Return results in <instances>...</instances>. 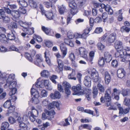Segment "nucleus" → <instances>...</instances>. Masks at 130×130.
Instances as JSON below:
<instances>
[{
	"instance_id": "obj_8",
	"label": "nucleus",
	"mask_w": 130,
	"mask_h": 130,
	"mask_svg": "<svg viewBox=\"0 0 130 130\" xmlns=\"http://www.w3.org/2000/svg\"><path fill=\"white\" fill-rule=\"evenodd\" d=\"M91 76L94 82H96L99 80V75L98 72L94 68L91 71Z\"/></svg>"
},
{
	"instance_id": "obj_11",
	"label": "nucleus",
	"mask_w": 130,
	"mask_h": 130,
	"mask_svg": "<svg viewBox=\"0 0 130 130\" xmlns=\"http://www.w3.org/2000/svg\"><path fill=\"white\" fill-rule=\"evenodd\" d=\"M116 35L115 33H113L109 35L107 39V42L111 43L114 42L116 40Z\"/></svg>"
},
{
	"instance_id": "obj_60",
	"label": "nucleus",
	"mask_w": 130,
	"mask_h": 130,
	"mask_svg": "<svg viewBox=\"0 0 130 130\" xmlns=\"http://www.w3.org/2000/svg\"><path fill=\"white\" fill-rule=\"evenodd\" d=\"M9 49L10 51H15L16 52H18L19 49L14 46H10Z\"/></svg>"
},
{
	"instance_id": "obj_44",
	"label": "nucleus",
	"mask_w": 130,
	"mask_h": 130,
	"mask_svg": "<svg viewBox=\"0 0 130 130\" xmlns=\"http://www.w3.org/2000/svg\"><path fill=\"white\" fill-rule=\"evenodd\" d=\"M48 94L47 92L45 90H42L40 93V96L41 97H45L47 96Z\"/></svg>"
},
{
	"instance_id": "obj_14",
	"label": "nucleus",
	"mask_w": 130,
	"mask_h": 130,
	"mask_svg": "<svg viewBox=\"0 0 130 130\" xmlns=\"http://www.w3.org/2000/svg\"><path fill=\"white\" fill-rule=\"evenodd\" d=\"M60 48L62 54V58H63L67 54L68 49L62 44L60 45Z\"/></svg>"
},
{
	"instance_id": "obj_52",
	"label": "nucleus",
	"mask_w": 130,
	"mask_h": 130,
	"mask_svg": "<svg viewBox=\"0 0 130 130\" xmlns=\"http://www.w3.org/2000/svg\"><path fill=\"white\" fill-rule=\"evenodd\" d=\"M74 34L72 32L69 31L67 33V37L68 38L70 39H72L74 38Z\"/></svg>"
},
{
	"instance_id": "obj_57",
	"label": "nucleus",
	"mask_w": 130,
	"mask_h": 130,
	"mask_svg": "<svg viewBox=\"0 0 130 130\" xmlns=\"http://www.w3.org/2000/svg\"><path fill=\"white\" fill-rule=\"evenodd\" d=\"M45 45L48 47H52L53 45L52 43L50 41H47L45 43Z\"/></svg>"
},
{
	"instance_id": "obj_32",
	"label": "nucleus",
	"mask_w": 130,
	"mask_h": 130,
	"mask_svg": "<svg viewBox=\"0 0 130 130\" xmlns=\"http://www.w3.org/2000/svg\"><path fill=\"white\" fill-rule=\"evenodd\" d=\"M76 75V74L75 71L72 70V73L68 75V78L70 79H73L74 80H76V78L74 77V76Z\"/></svg>"
},
{
	"instance_id": "obj_62",
	"label": "nucleus",
	"mask_w": 130,
	"mask_h": 130,
	"mask_svg": "<svg viewBox=\"0 0 130 130\" xmlns=\"http://www.w3.org/2000/svg\"><path fill=\"white\" fill-rule=\"evenodd\" d=\"M102 21V19L101 18L98 17L96 18L94 20V22L97 23H101Z\"/></svg>"
},
{
	"instance_id": "obj_17",
	"label": "nucleus",
	"mask_w": 130,
	"mask_h": 130,
	"mask_svg": "<svg viewBox=\"0 0 130 130\" xmlns=\"http://www.w3.org/2000/svg\"><path fill=\"white\" fill-rule=\"evenodd\" d=\"M91 79L90 77L88 76H86L84 81L85 85L87 87H90L91 86Z\"/></svg>"
},
{
	"instance_id": "obj_22",
	"label": "nucleus",
	"mask_w": 130,
	"mask_h": 130,
	"mask_svg": "<svg viewBox=\"0 0 130 130\" xmlns=\"http://www.w3.org/2000/svg\"><path fill=\"white\" fill-rule=\"evenodd\" d=\"M40 79L39 78L37 80V81L36 84L35 86L37 88H42L44 87L43 80L39 81Z\"/></svg>"
},
{
	"instance_id": "obj_13",
	"label": "nucleus",
	"mask_w": 130,
	"mask_h": 130,
	"mask_svg": "<svg viewBox=\"0 0 130 130\" xmlns=\"http://www.w3.org/2000/svg\"><path fill=\"white\" fill-rule=\"evenodd\" d=\"M15 78V75L13 74H10L8 76V78L7 80V83L5 85L4 87L5 88L7 87V85H10L12 80Z\"/></svg>"
},
{
	"instance_id": "obj_19",
	"label": "nucleus",
	"mask_w": 130,
	"mask_h": 130,
	"mask_svg": "<svg viewBox=\"0 0 130 130\" xmlns=\"http://www.w3.org/2000/svg\"><path fill=\"white\" fill-rule=\"evenodd\" d=\"M11 15L13 16L14 20L18 18L20 16V12L17 11L13 10L12 11Z\"/></svg>"
},
{
	"instance_id": "obj_46",
	"label": "nucleus",
	"mask_w": 130,
	"mask_h": 130,
	"mask_svg": "<svg viewBox=\"0 0 130 130\" xmlns=\"http://www.w3.org/2000/svg\"><path fill=\"white\" fill-rule=\"evenodd\" d=\"M120 93V91L117 89L116 88H115L113 89V92L112 94V96L113 97V95H115V94H118L119 95Z\"/></svg>"
},
{
	"instance_id": "obj_24",
	"label": "nucleus",
	"mask_w": 130,
	"mask_h": 130,
	"mask_svg": "<svg viewBox=\"0 0 130 130\" xmlns=\"http://www.w3.org/2000/svg\"><path fill=\"white\" fill-rule=\"evenodd\" d=\"M115 46L116 49L122 48V43L121 41L117 40L115 42Z\"/></svg>"
},
{
	"instance_id": "obj_16",
	"label": "nucleus",
	"mask_w": 130,
	"mask_h": 130,
	"mask_svg": "<svg viewBox=\"0 0 130 130\" xmlns=\"http://www.w3.org/2000/svg\"><path fill=\"white\" fill-rule=\"evenodd\" d=\"M51 99H59L61 97V94L60 93L57 91H55L54 93H51L50 95Z\"/></svg>"
},
{
	"instance_id": "obj_54",
	"label": "nucleus",
	"mask_w": 130,
	"mask_h": 130,
	"mask_svg": "<svg viewBox=\"0 0 130 130\" xmlns=\"http://www.w3.org/2000/svg\"><path fill=\"white\" fill-rule=\"evenodd\" d=\"M108 15L106 13H104L102 14V17L103 19V21L104 22H106L107 19Z\"/></svg>"
},
{
	"instance_id": "obj_43",
	"label": "nucleus",
	"mask_w": 130,
	"mask_h": 130,
	"mask_svg": "<svg viewBox=\"0 0 130 130\" xmlns=\"http://www.w3.org/2000/svg\"><path fill=\"white\" fill-rule=\"evenodd\" d=\"M70 12L71 14L73 15L76 14L78 12L77 7L71 8L70 10Z\"/></svg>"
},
{
	"instance_id": "obj_25",
	"label": "nucleus",
	"mask_w": 130,
	"mask_h": 130,
	"mask_svg": "<svg viewBox=\"0 0 130 130\" xmlns=\"http://www.w3.org/2000/svg\"><path fill=\"white\" fill-rule=\"evenodd\" d=\"M105 83L106 84H108L110 82V77L108 72H106L105 74Z\"/></svg>"
},
{
	"instance_id": "obj_40",
	"label": "nucleus",
	"mask_w": 130,
	"mask_h": 130,
	"mask_svg": "<svg viewBox=\"0 0 130 130\" xmlns=\"http://www.w3.org/2000/svg\"><path fill=\"white\" fill-rule=\"evenodd\" d=\"M11 105V103L10 100H8L4 104L3 106L5 108H8Z\"/></svg>"
},
{
	"instance_id": "obj_45",
	"label": "nucleus",
	"mask_w": 130,
	"mask_h": 130,
	"mask_svg": "<svg viewBox=\"0 0 130 130\" xmlns=\"http://www.w3.org/2000/svg\"><path fill=\"white\" fill-rule=\"evenodd\" d=\"M124 104L126 106H130V99L125 98L124 101Z\"/></svg>"
},
{
	"instance_id": "obj_31",
	"label": "nucleus",
	"mask_w": 130,
	"mask_h": 130,
	"mask_svg": "<svg viewBox=\"0 0 130 130\" xmlns=\"http://www.w3.org/2000/svg\"><path fill=\"white\" fill-rule=\"evenodd\" d=\"M7 38L6 35L4 34L0 35V40L2 43H6L7 42Z\"/></svg>"
},
{
	"instance_id": "obj_59",
	"label": "nucleus",
	"mask_w": 130,
	"mask_h": 130,
	"mask_svg": "<svg viewBox=\"0 0 130 130\" xmlns=\"http://www.w3.org/2000/svg\"><path fill=\"white\" fill-rule=\"evenodd\" d=\"M118 63L117 61L116 60H113L111 62V66L112 67H115L118 66Z\"/></svg>"
},
{
	"instance_id": "obj_34",
	"label": "nucleus",
	"mask_w": 130,
	"mask_h": 130,
	"mask_svg": "<svg viewBox=\"0 0 130 130\" xmlns=\"http://www.w3.org/2000/svg\"><path fill=\"white\" fill-rule=\"evenodd\" d=\"M57 62L58 64V67L60 70H62L63 64L62 61L59 59H58L57 60Z\"/></svg>"
},
{
	"instance_id": "obj_29",
	"label": "nucleus",
	"mask_w": 130,
	"mask_h": 130,
	"mask_svg": "<svg viewBox=\"0 0 130 130\" xmlns=\"http://www.w3.org/2000/svg\"><path fill=\"white\" fill-rule=\"evenodd\" d=\"M81 38H83L86 39L87 37L89 35L88 34V31L87 30H84L82 34H81Z\"/></svg>"
},
{
	"instance_id": "obj_6",
	"label": "nucleus",
	"mask_w": 130,
	"mask_h": 130,
	"mask_svg": "<svg viewBox=\"0 0 130 130\" xmlns=\"http://www.w3.org/2000/svg\"><path fill=\"white\" fill-rule=\"evenodd\" d=\"M17 83L16 81H14L11 83L10 85H7V87H9V88L11 89L9 93L10 96L15 94L16 93L17 89L15 88Z\"/></svg>"
},
{
	"instance_id": "obj_51",
	"label": "nucleus",
	"mask_w": 130,
	"mask_h": 130,
	"mask_svg": "<svg viewBox=\"0 0 130 130\" xmlns=\"http://www.w3.org/2000/svg\"><path fill=\"white\" fill-rule=\"evenodd\" d=\"M48 104V100L47 99L43 100L42 102V104L43 106H46Z\"/></svg>"
},
{
	"instance_id": "obj_63",
	"label": "nucleus",
	"mask_w": 130,
	"mask_h": 130,
	"mask_svg": "<svg viewBox=\"0 0 130 130\" xmlns=\"http://www.w3.org/2000/svg\"><path fill=\"white\" fill-rule=\"evenodd\" d=\"M44 4L45 6L47 8H49L50 7H52V4L51 3H50L48 2H45L44 3Z\"/></svg>"
},
{
	"instance_id": "obj_10",
	"label": "nucleus",
	"mask_w": 130,
	"mask_h": 130,
	"mask_svg": "<svg viewBox=\"0 0 130 130\" xmlns=\"http://www.w3.org/2000/svg\"><path fill=\"white\" fill-rule=\"evenodd\" d=\"M79 52L81 57L85 58H87L88 52L85 48L83 47H80L79 48Z\"/></svg>"
},
{
	"instance_id": "obj_39",
	"label": "nucleus",
	"mask_w": 130,
	"mask_h": 130,
	"mask_svg": "<svg viewBox=\"0 0 130 130\" xmlns=\"http://www.w3.org/2000/svg\"><path fill=\"white\" fill-rule=\"evenodd\" d=\"M62 85L64 87V89L71 88V85L69 83L66 81L64 82L63 83Z\"/></svg>"
},
{
	"instance_id": "obj_27",
	"label": "nucleus",
	"mask_w": 130,
	"mask_h": 130,
	"mask_svg": "<svg viewBox=\"0 0 130 130\" xmlns=\"http://www.w3.org/2000/svg\"><path fill=\"white\" fill-rule=\"evenodd\" d=\"M17 1L18 4L23 7H26L27 5V3L24 0H17Z\"/></svg>"
},
{
	"instance_id": "obj_48",
	"label": "nucleus",
	"mask_w": 130,
	"mask_h": 130,
	"mask_svg": "<svg viewBox=\"0 0 130 130\" xmlns=\"http://www.w3.org/2000/svg\"><path fill=\"white\" fill-rule=\"evenodd\" d=\"M68 119L69 121H72L71 118L70 117H69L68 118L66 119L65 120V121L66 123L63 124V125L64 126H67L70 124V123L68 121Z\"/></svg>"
},
{
	"instance_id": "obj_15",
	"label": "nucleus",
	"mask_w": 130,
	"mask_h": 130,
	"mask_svg": "<svg viewBox=\"0 0 130 130\" xmlns=\"http://www.w3.org/2000/svg\"><path fill=\"white\" fill-rule=\"evenodd\" d=\"M104 57L105 61L107 62H109L112 59L111 55L109 52H105Z\"/></svg>"
},
{
	"instance_id": "obj_38",
	"label": "nucleus",
	"mask_w": 130,
	"mask_h": 130,
	"mask_svg": "<svg viewBox=\"0 0 130 130\" xmlns=\"http://www.w3.org/2000/svg\"><path fill=\"white\" fill-rule=\"evenodd\" d=\"M98 64L100 67H103L105 63V61L103 57H100L98 60Z\"/></svg>"
},
{
	"instance_id": "obj_5",
	"label": "nucleus",
	"mask_w": 130,
	"mask_h": 130,
	"mask_svg": "<svg viewBox=\"0 0 130 130\" xmlns=\"http://www.w3.org/2000/svg\"><path fill=\"white\" fill-rule=\"evenodd\" d=\"M31 95L34 96L31 100V101L35 103H37L36 102L38 101V98L39 97V93L38 91L32 88L31 90Z\"/></svg>"
},
{
	"instance_id": "obj_64",
	"label": "nucleus",
	"mask_w": 130,
	"mask_h": 130,
	"mask_svg": "<svg viewBox=\"0 0 130 130\" xmlns=\"http://www.w3.org/2000/svg\"><path fill=\"white\" fill-rule=\"evenodd\" d=\"M58 90L60 92H64V90L62 86L60 84H58Z\"/></svg>"
},
{
	"instance_id": "obj_9",
	"label": "nucleus",
	"mask_w": 130,
	"mask_h": 130,
	"mask_svg": "<svg viewBox=\"0 0 130 130\" xmlns=\"http://www.w3.org/2000/svg\"><path fill=\"white\" fill-rule=\"evenodd\" d=\"M111 88H109L106 90L105 92L104 98L106 102H110L111 100L110 95Z\"/></svg>"
},
{
	"instance_id": "obj_20",
	"label": "nucleus",
	"mask_w": 130,
	"mask_h": 130,
	"mask_svg": "<svg viewBox=\"0 0 130 130\" xmlns=\"http://www.w3.org/2000/svg\"><path fill=\"white\" fill-rule=\"evenodd\" d=\"M42 28L43 31L46 34L51 36H53L54 35V31H51V32H52V34H50V32L51 31L50 29L47 28H46L44 26H42Z\"/></svg>"
},
{
	"instance_id": "obj_37",
	"label": "nucleus",
	"mask_w": 130,
	"mask_h": 130,
	"mask_svg": "<svg viewBox=\"0 0 130 130\" xmlns=\"http://www.w3.org/2000/svg\"><path fill=\"white\" fill-rule=\"evenodd\" d=\"M20 127L22 130H26L27 126L26 124L23 122L19 123Z\"/></svg>"
},
{
	"instance_id": "obj_18",
	"label": "nucleus",
	"mask_w": 130,
	"mask_h": 130,
	"mask_svg": "<svg viewBox=\"0 0 130 130\" xmlns=\"http://www.w3.org/2000/svg\"><path fill=\"white\" fill-rule=\"evenodd\" d=\"M58 11L61 14H64L66 10V7L64 5H62L58 6Z\"/></svg>"
},
{
	"instance_id": "obj_36",
	"label": "nucleus",
	"mask_w": 130,
	"mask_h": 130,
	"mask_svg": "<svg viewBox=\"0 0 130 130\" xmlns=\"http://www.w3.org/2000/svg\"><path fill=\"white\" fill-rule=\"evenodd\" d=\"M8 109V112L6 114L7 116L9 115V114L12 113L14 110L15 109V107L13 105H11Z\"/></svg>"
},
{
	"instance_id": "obj_12",
	"label": "nucleus",
	"mask_w": 130,
	"mask_h": 130,
	"mask_svg": "<svg viewBox=\"0 0 130 130\" xmlns=\"http://www.w3.org/2000/svg\"><path fill=\"white\" fill-rule=\"evenodd\" d=\"M125 71L123 68L119 69L117 71V76L120 78H123L125 75Z\"/></svg>"
},
{
	"instance_id": "obj_4",
	"label": "nucleus",
	"mask_w": 130,
	"mask_h": 130,
	"mask_svg": "<svg viewBox=\"0 0 130 130\" xmlns=\"http://www.w3.org/2000/svg\"><path fill=\"white\" fill-rule=\"evenodd\" d=\"M31 121L32 122H34L36 120V118L38 116V112L35 108L32 107V111H29L28 113Z\"/></svg>"
},
{
	"instance_id": "obj_58",
	"label": "nucleus",
	"mask_w": 130,
	"mask_h": 130,
	"mask_svg": "<svg viewBox=\"0 0 130 130\" xmlns=\"http://www.w3.org/2000/svg\"><path fill=\"white\" fill-rule=\"evenodd\" d=\"M103 31L102 28L100 27L96 28L95 30V32L96 34H100Z\"/></svg>"
},
{
	"instance_id": "obj_41",
	"label": "nucleus",
	"mask_w": 130,
	"mask_h": 130,
	"mask_svg": "<svg viewBox=\"0 0 130 130\" xmlns=\"http://www.w3.org/2000/svg\"><path fill=\"white\" fill-rule=\"evenodd\" d=\"M120 30L122 32L125 31L126 32H129L130 31V28L126 26H123L121 27Z\"/></svg>"
},
{
	"instance_id": "obj_33",
	"label": "nucleus",
	"mask_w": 130,
	"mask_h": 130,
	"mask_svg": "<svg viewBox=\"0 0 130 130\" xmlns=\"http://www.w3.org/2000/svg\"><path fill=\"white\" fill-rule=\"evenodd\" d=\"M69 6L72 8L77 7L76 3L72 0H69Z\"/></svg>"
},
{
	"instance_id": "obj_49",
	"label": "nucleus",
	"mask_w": 130,
	"mask_h": 130,
	"mask_svg": "<svg viewBox=\"0 0 130 130\" xmlns=\"http://www.w3.org/2000/svg\"><path fill=\"white\" fill-rule=\"evenodd\" d=\"M97 45L98 49L101 50H103L105 48V46L101 42L98 43Z\"/></svg>"
},
{
	"instance_id": "obj_26",
	"label": "nucleus",
	"mask_w": 130,
	"mask_h": 130,
	"mask_svg": "<svg viewBox=\"0 0 130 130\" xmlns=\"http://www.w3.org/2000/svg\"><path fill=\"white\" fill-rule=\"evenodd\" d=\"M7 36L8 39L10 40H13L15 39V36L12 31L8 33Z\"/></svg>"
},
{
	"instance_id": "obj_3",
	"label": "nucleus",
	"mask_w": 130,
	"mask_h": 130,
	"mask_svg": "<svg viewBox=\"0 0 130 130\" xmlns=\"http://www.w3.org/2000/svg\"><path fill=\"white\" fill-rule=\"evenodd\" d=\"M45 114L43 113L42 115V118L43 120L46 119L51 120L54 117V115L55 114L54 110H45Z\"/></svg>"
},
{
	"instance_id": "obj_53",
	"label": "nucleus",
	"mask_w": 130,
	"mask_h": 130,
	"mask_svg": "<svg viewBox=\"0 0 130 130\" xmlns=\"http://www.w3.org/2000/svg\"><path fill=\"white\" fill-rule=\"evenodd\" d=\"M69 58L71 61H73L75 59V56L73 53H71L69 55Z\"/></svg>"
},
{
	"instance_id": "obj_7",
	"label": "nucleus",
	"mask_w": 130,
	"mask_h": 130,
	"mask_svg": "<svg viewBox=\"0 0 130 130\" xmlns=\"http://www.w3.org/2000/svg\"><path fill=\"white\" fill-rule=\"evenodd\" d=\"M43 61L42 55L40 54H38L35 57L34 63L36 65L40 67L41 65V62Z\"/></svg>"
},
{
	"instance_id": "obj_21",
	"label": "nucleus",
	"mask_w": 130,
	"mask_h": 130,
	"mask_svg": "<svg viewBox=\"0 0 130 130\" xmlns=\"http://www.w3.org/2000/svg\"><path fill=\"white\" fill-rule=\"evenodd\" d=\"M45 16L47 18L50 20L53 19L54 17V15L51 11H46Z\"/></svg>"
},
{
	"instance_id": "obj_23",
	"label": "nucleus",
	"mask_w": 130,
	"mask_h": 130,
	"mask_svg": "<svg viewBox=\"0 0 130 130\" xmlns=\"http://www.w3.org/2000/svg\"><path fill=\"white\" fill-rule=\"evenodd\" d=\"M29 4L30 7L33 8H37L38 7L37 4L33 0H29Z\"/></svg>"
},
{
	"instance_id": "obj_61",
	"label": "nucleus",
	"mask_w": 130,
	"mask_h": 130,
	"mask_svg": "<svg viewBox=\"0 0 130 130\" xmlns=\"http://www.w3.org/2000/svg\"><path fill=\"white\" fill-rule=\"evenodd\" d=\"M5 12L3 9H0V19H3L5 15Z\"/></svg>"
},
{
	"instance_id": "obj_42",
	"label": "nucleus",
	"mask_w": 130,
	"mask_h": 130,
	"mask_svg": "<svg viewBox=\"0 0 130 130\" xmlns=\"http://www.w3.org/2000/svg\"><path fill=\"white\" fill-rule=\"evenodd\" d=\"M92 93L93 98H95L96 97L98 93V90L96 87L95 86L93 87Z\"/></svg>"
},
{
	"instance_id": "obj_35",
	"label": "nucleus",
	"mask_w": 130,
	"mask_h": 130,
	"mask_svg": "<svg viewBox=\"0 0 130 130\" xmlns=\"http://www.w3.org/2000/svg\"><path fill=\"white\" fill-rule=\"evenodd\" d=\"M99 91L101 93L104 92L105 90L104 86L100 83H99L97 85Z\"/></svg>"
},
{
	"instance_id": "obj_28",
	"label": "nucleus",
	"mask_w": 130,
	"mask_h": 130,
	"mask_svg": "<svg viewBox=\"0 0 130 130\" xmlns=\"http://www.w3.org/2000/svg\"><path fill=\"white\" fill-rule=\"evenodd\" d=\"M41 75L42 77H48L50 75L49 72L46 70H43L41 73Z\"/></svg>"
},
{
	"instance_id": "obj_1",
	"label": "nucleus",
	"mask_w": 130,
	"mask_h": 130,
	"mask_svg": "<svg viewBox=\"0 0 130 130\" xmlns=\"http://www.w3.org/2000/svg\"><path fill=\"white\" fill-rule=\"evenodd\" d=\"M18 23L21 26L24 28L23 30L28 35H31L34 33V28L26 27V26H30L31 24V22H24L22 21H20Z\"/></svg>"
},
{
	"instance_id": "obj_47",
	"label": "nucleus",
	"mask_w": 130,
	"mask_h": 130,
	"mask_svg": "<svg viewBox=\"0 0 130 130\" xmlns=\"http://www.w3.org/2000/svg\"><path fill=\"white\" fill-rule=\"evenodd\" d=\"M57 78V76L55 75H52L50 78V79L54 84H56L57 83L55 79Z\"/></svg>"
},
{
	"instance_id": "obj_2",
	"label": "nucleus",
	"mask_w": 130,
	"mask_h": 130,
	"mask_svg": "<svg viewBox=\"0 0 130 130\" xmlns=\"http://www.w3.org/2000/svg\"><path fill=\"white\" fill-rule=\"evenodd\" d=\"M82 87L80 84H78L76 86H74L72 87V90L74 92L73 95H83L85 94L84 90H81Z\"/></svg>"
},
{
	"instance_id": "obj_55",
	"label": "nucleus",
	"mask_w": 130,
	"mask_h": 130,
	"mask_svg": "<svg viewBox=\"0 0 130 130\" xmlns=\"http://www.w3.org/2000/svg\"><path fill=\"white\" fill-rule=\"evenodd\" d=\"M3 22L5 23H8L10 21V18L8 17L5 16L3 18Z\"/></svg>"
},
{
	"instance_id": "obj_56",
	"label": "nucleus",
	"mask_w": 130,
	"mask_h": 130,
	"mask_svg": "<svg viewBox=\"0 0 130 130\" xmlns=\"http://www.w3.org/2000/svg\"><path fill=\"white\" fill-rule=\"evenodd\" d=\"M83 127L84 128L87 129L89 130H91L92 126L91 125H89L88 124H85L82 125Z\"/></svg>"
},
{
	"instance_id": "obj_30",
	"label": "nucleus",
	"mask_w": 130,
	"mask_h": 130,
	"mask_svg": "<svg viewBox=\"0 0 130 130\" xmlns=\"http://www.w3.org/2000/svg\"><path fill=\"white\" fill-rule=\"evenodd\" d=\"M9 126V124L8 122H3L2 125L1 129V130H5L6 128H8Z\"/></svg>"
},
{
	"instance_id": "obj_50",
	"label": "nucleus",
	"mask_w": 130,
	"mask_h": 130,
	"mask_svg": "<svg viewBox=\"0 0 130 130\" xmlns=\"http://www.w3.org/2000/svg\"><path fill=\"white\" fill-rule=\"evenodd\" d=\"M25 56L26 58L28 59L29 61L32 62V59L30 55L28 53H26L25 54Z\"/></svg>"
}]
</instances>
